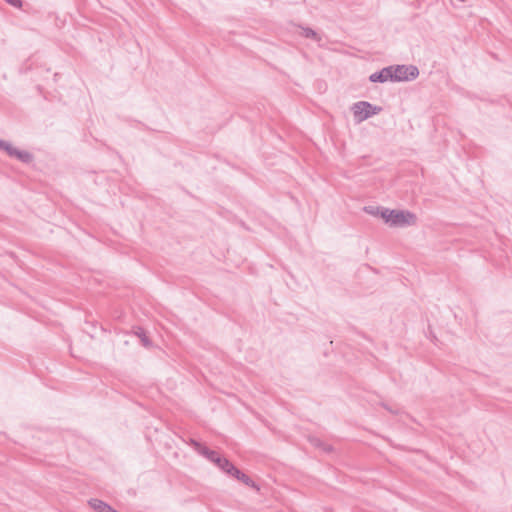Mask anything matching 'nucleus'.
Returning <instances> with one entry per match:
<instances>
[{"instance_id":"1","label":"nucleus","mask_w":512,"mask_h":512,"mask_svg":"<svg viewBox=\"0 0 512 512\" xmlns=\"http://www.w3.org/2000/svg\"><path fill=\"white\" fill-rule=\"evenodd\" d=\"M379 216L391 227L411 226L415 225L417 221L415 214L403 210L384 209L380 211Z\"/></svg>"},{"instance_id":"2","label":"nucleus","mask_w":512,"mask_h":512,"mask_svg":"<svg viewBox=\"0 0 512 512\" xmlns=\"http://www.w3.org/2000/svg\"><path fill=\"white\" fill-rule=\"evenodd\" d=\"M352 109L358 122L364 121L370 116H373L381 111L380 107L373 106L365 101L354 104Z\"/></svg>"},{"instance_id":"3","label":"nucleus","mask_w":512,"mask_h":512,"mask_svg":"<svg viewBox=\"0 0 512 512\" xmlns=\"http://www.w3.org/2000/svg\"><path fill=\"white\" fill-rule=\"evenodd\" d=\"M392 74L391 81H408L417 77L418 70L414 66L390 67Z\"/></svg>"},{"instance_id":"4","label":"nucleus","mask_w":512,"mask_h":512,"mask_svg":"<svg viewBox=\"0 0 512 512\" xmlns=\"http://www.w3.org/2000/svg\"><path fill=\"white\" fill-rule=\"evenodd\" d=\"M216 464L223 469L226 473L231 474L238 480H241L245 484L249 485L251 484V480L248 476L241 473L237 468H235L231 463H229L226 459L217 458Z\"/></svg>"},{"instance_id":"5","label":"nucleus","mask_w":512,"mask_h":512,"mask_svg":"<svg viewBox=\"0 0 512 512\" xmlns=\"http://www.w3.org/2000/svg\"><path fill=\"white\" fill-rule=\"evenodd\" d=\"M0 148L5 150L10 156L16 157L21 161H29L31 155L27 151H21L9 143L0 142Z\"/></svg>"},{"instance_id":"6","label":"nucleus","mask_w":512,"mask_h":512,"mask_svg":"<svg viewBox=\"0 0 512 512\" xmlns=\"http://www.w3.org/2000/svg\"><path fill=\"white\" fill-rule=\"evenodd\" d=\"M392 71H390V67L388 68H384L383 70H381L380 72L378 73H374L370 76V80L372 82H386V81H391V78H392V74H391Z\"/></svg>"},{"instance_id":"7","label":"nucleus","mask_w":512,"mask_h":512,"mask_svg":"<svg viewBox=\"0 0 512 512\" xmlns=\"http://www.w3.org/2000/svg\"><path fill=\"white\" fill-rule=\"evenodd\" d=\"M7 3H9L10 5L16 7V8H21L22 7V1L21 0H5Z\"/></svg>"},{"instance_id":"8","label":"nucleus","mask_w":512,"mask_h":512,"mask_svg":"<svg viewBox=\"0 0 512 512\" xmlns=\"http://www.w3.org/2000/svg\"><path fill=\"white\" fill-rule=\"evenodd\" d=\"M208 456H209V458H210L213 462H215V463H216L217 458H220V457H219V456H217V455H216V453H214V452L209 453V455H208Z\"/></svg>"}]
</instances>
